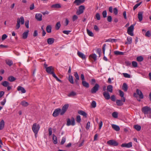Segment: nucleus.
Here are the masks:
<instances>
[{
  "instance_id": "obj_16",
  "label": "nucleus",
  "mask_w": 151,
  "mask_h": 151,
  "mask_svg": "<svg viewBox=\"0 0 151 151\" xmlns=\"http://www.w3.org/2000/svg\"><path fill=\"white\" fill-rule=\"evenodd\" d=\"M17 90L19 91H21L22 93H25L26 92V91L24 88L20 86L17 87Z\"/></svg>"
},
{
  "instance_id": "obj_30",
  "label": "nucleus",
  "mask_w": 151,
  "mask_h": 151,
  "mask_svg": "<svg viewBox=\"0 0 151 151\" xmlns=\"http://www.w3.org/2000/svg\"><path fill=\"white\" fill-rule=\"evenodd\" d=\"M108 92L112 93L113 92V87L111 85H109L107 86V89Z\"/></svg>"
},
{
  "instance_id": "obj_4",
  "label": "nucleus",
  "mask_w": 151,
  "mask_h": 151,
  "mask_svg": "<svg viewBox=\"0 0 151 151\" xmlns=\"http://www.w3.org/2000/svg\"><path fill=\"white\" fill-rule=\"evenodd\" d=\"M40 126L36 123L34 124L32 127V129L34 133H38L40 129Z\"/></svg>"
},
{
  "instance_id": "obj_56",
  "label": "nucleus",
  "mask_w": 151,
  "mask_h": 151,
  "mask_svg": "<svg viewBox=\"0 0 151 151\" xmlns=\"http://www.w3.org/2000/svg\"><path fill=\"white\" fill-rule=\"evenodd\" d=\"M124 76L125 78H130V75L129 74L127 73H123Z\"/></svg>"
},
{
  "instance_id": "obj_26",
  "label": "nucleus",
  "mask_w": 151,
  "mask_h": 151,
  "mask_svg": "<svg viewBox=\"0 0 151 151\" xmlns=\"http://www.w3.org/2000/svg\"><path fill=\"white\" fill-rule=\"evenodd\" d=\"M82 84L84 87L86 88H88L89 87L88 83L85 81H82Z\"/></svg>"
},
{
  "instance_id": "obj_51",
  "label": "nucleus",
  "mask_w": 151,
  "mask_h": 151,
  "mask_svg": "<svg viewBox=\"0 0 151 151\" xmlns=\"http://www.w3.org/2000/svg\"><path fill=\"white\" fill-rule=\"evenodd\" d=\"M142 3V2H141L139 3L136 4H135L133 7V9L134 10H135L136 9H137V7L139 6Z\"/></svg>"
},
{
  "instance_id": "obj_24",
  "label": "nucleus",
  "mask_w": 151,
  "mask_h": 151,
  "mask_svg": "<svg viewBox=\"0 0 151 151\" xmlns=\"http://www.w3.org/2000/svg\"><path fill=\"white\" fill-rule=\"evenodd\" d=\"M127 41L125 43V44H130L132 43V38L131 37H127Z\"/></svg>"
},
{
  "instance_id": "obj_53",
  "label": "nucleus",
  "mask_w": 151,
  "mask_h": 151,
  "mask_svg": "<svg viewBox=\"0 0 151 151\" xmlns=\"http://www.w3.org/2000/svg\"><path fill=\"white\" fill-rule=\"evenodd\" d=\"M95 17L97 20H100V16L99 13H97Z\"/></svg>"
},
{
  "instance_id": "obj_13",
  "label": "nucleus",
  "mask_w": 151,
  "mask_h": 151,
  "mask_svg": "<svg viewBox=\"0 0 151 151\" xmlns=\"http://www.w3.org/2000/svg\"><path fill=\"white\" fill-rule=\"evenodd\" d=\"M74 76L76 78V79H75V82L77 85H79L78 80H79V78L77 72L74 73Z\"/></svg>"
},
{
  "instance_id": "obj_64",
  "label": "nucleus",
  "mask_w": 151,
  "mask_h": 151,
  "mask_svg": "<svg viewBox=\"0 0 151 151\" xmlns=\"http://www.w3.org/2000/svg\"><path fill=\"white\" fill-rule=\"evenodd\" d=\"M110 98L111 101H115V97L114 95H112Z\"/></svg>"
},
{
  "instance_id": "obj_7",
  "label": "nucleus",
  "mask_w": 151,
  "mask_h": 151,
  "mask_svg": "<svg viewBox=\"0 0 151 151\" xmlns=\"http://www.w3.org/2000/svg\"><path fill=\"white\" fill-rule=\"evenodd\" d=\"M134 24H132L127 29V32L128 34L131 36H133V31L134 29Z\"/></svg>"
},
{
  "instance_id": "obj_61",
  "label": "nucleus",
  "mask_w": 151,
  "mask_h": 151,
  "mask_svg": "<svg viewBox=\"0 0 151 151\" xmlns=\"http://www.w3.org/2000/svg\"><path fill=\"white\" fill-rule=\"evenodd\" d=\"M7 36L6 34H4L2 35L1 37V40L2 41L4 40L7 37Z\"/></svg>"
},
{
  "instance_id": "obj_38",
  "label": "nucleus",
  "mask_w": 151,
  "mask_h": 151,
  "mask_svg": "<svg viewBox=\"0 0 151 151\" xmlns=\"http://www.w3.org/2000/svg\"><path fill=\"white\" fill-rule=\"evenodd\" d=\"M52 139L54 144H56L58 142L57 137L54 134L53 135Z\"/></svg>"
},
{
  "instance_id": "obj_32",
  "label": "nucleus",
  "mask_w": 151,
  "mask_h": 151,
  "mask_svg": "<svg viewBox=\"0 0 151 151\" xmlns=\"http://www.w3.org/2000/svg\"><path fill=\"white\" fill-rule=\"evenodd\" d=\"M68 81L71 84L74 83L73 77L71 75H69Z\"/></svg>"
},
{
  "instance_id": "obj_49",
  "label": "nucleus",
  "mask_w": 151,
  "mask_h": 151,
  "mask_svg": "<svg viewBox=\"0 0 151 151\" xmlns=\"http://www.w3.org/2000/svg\"><path fill=\"white\" fill-rule=\"evenodd\" d=\"M96 101H92L91 103V106L93 108H95L96 107Z\"/></svg>"
},
{
  "instance_id": "obj_33",
  "label": "nucleus",
  "mask_w": 151,
  "mask_h": 151,
  "mask_svg": "<svg viewBox=\"0 0 151 151\" xmlns=\"http://www.w3.org/2000/svg\"><path fill=\"white\" fill-rule=\"evenodd\" d=\"M77 93L76 92L73 91H71L70 93L68 94V96L69 97L74 96L76 95Z\"/></svg>"
},
{
  "instance_id": "obj_62",
  "label": "nucleus",
  "mask_w": 151,
  "mask_h": 151,
  "mask_svg": "<svg viewBox=\"0 0 151 151\" xmlns=\"http://www.w3.org/2000/svg\"><path fill=\"white\" fill-rule=\"evenodd\" d=\"M107 20L109 22H111L112 21V17L111 16H108L107 18Z\"/></svg>"
},
{
  "instance_id": "obj_46",
  "label": "nucleus",
  "mask_w": 151,
  "mask_h": 151,
  "mask_svg": "<svg viewBox=\"0 0 151 151\" xmlns=\"http://www.w3.org/2000/svg\"><path fill=\"white\" fill-rule=\"evenodd\" d=\"M143 60V58L142 56L137 57V60L138 62H140L142 61Z\"/></svg>"
},
{
  "instance_id": "obj_50",
  "label": "nucleus",
  "mask_w": 151,
  "mask_h": 151,
  "mask_svg": "<svg viewBox=\"0 0 151 151\" xmlns=\"http://www.w3.org/2000/svg\"><path fill=\"white\" fill-rule=\"evenodd\" d=\"M132 66L134 68H136L137 67V63L136 61H132Z\"/></svg>"
},
{
  "instance_id": "obj_34",
  "label": "nucleus",
  "mask_w": 151,
  "mask_h": 151,
  "mask_svg": "<svg viewBox=\"0 0 151 151\" xmlns=\"http://www.w3.org/2000/svg\"><path fill=\"white\" fill-rule=\"evenodd\" d=\"M4 122L3 120H2L0 122V130H2L4 127Z\"/></svg>"
},
{
  "instance_id": "obj_37",
  "label": "nucleus",
  "mask_w": 151,
  "mask_h": 151,
  "mask_svg": "<svg viewBox=\"0 0 151 151\" xmlns=\"http://www.w3.org/2000/svg\"><path fill=\"white\" fill-rule=\"evenodd\" d=\"M6 63L9 65L11 66L13 64V62L12 60H6L5 61Z\"/></svg>"
},
{
  "instance_id": "obj_25",
  "label": "nucleus",
  "mask_w": 151,
  "mask_h": 151,
  "mask_svg": "<svg viewBox=\"0 0 151 151\" xmlns=\"http://www.w3.org/2000/svg\"><path fill=\"white\" fill-rule=\"evenodd\" d=\"M112 127L114 130L117 131H119L120 129L119 126L115 124H112Z\"/></svg>"
},
{
  "instance_id": "obj_60",
  "label": "nucleus",
  "mask_w": 151,
  "mask_h": 151,
  "mask_svg": "<svg viewBox=\"0 0 151 151\" xmlns=\"http://www.w3.org/2000/svg\"><path fill=\"white\" fill-rule=\"evenodd\" d=\"M29 21L27 20L25 21V24L26 27L27 28H29Z\"/></svg>"
},
{
  "instance_id": "obj_11",
  "label": "nucleus",
  "mask_w": 151,
  "mask_h": 151,
  "mask_svg": "<svg viewBox=\"0 0 151 151\" xmlns=\"http://www.w3.org/2000/svg\"><path fill=\"white\" fill-rule=\"evenodd\" d=\"M85 9V7L83 5H81L79 7L78 10L76 12L77 14L78 15H80L82 14L84 12V10Z\"/></svg>"
},
{
  "instance_id": "obj_52",
  "label": "nucleus",
  "mask_w": 151,
  "mask_h": 151,
  "mask_svg": "<svg viewBox=\"0 0 151 151\" xmlns=\"http://www.w3.org/2000/svg\"><path fill=\"white\" fill-rule=\"evenodd\" d=\"M76 121L78 123H80L81 121V119L80 115H78L77 116Z\"/></svg>"
},
{
  "instance_id": "obj_1",
  "label": "nucleus",
  "mask_w": 151,
  "mask_h": 151,
  "mask_svg": "<svg viewBox=\"0 0 151 151\" xmlns=\"http://www.w3.org/2000/svg\"><path fill=\"white\" fill-rule=\"evenodd\" d=\"M69 107L68 104H65L62 107V109L58 108L55 110L52 115L54 117H56L60 114L61 115H63Z\"/></svg>"
},
{
  "instance_id": "obj_10",
  "label": "nucleus",
  "mask_w": 151,
  "mask_h": 151,
  "mask_svg": "<svg viewBox=\"0 0 151 151\" xmlns=\"http://www.w3.org/2000/svg\"><path fill=\"white\" fill-rule=\"evenodd\" d=\"M99 88V86L98 84H95L94 86L91 89V93H96L98 91Z\"/></svg>"
},
{
  "instance_id": "obj_41",
  "label": "nucleus",
  "mask_w": 151,
  "mask_h": 151,
  "mask_svg": "<svg viewBox=\"0 0 151 151\" xmlns=\"http://www.w3.org/2000/svg\"><path fill=\"white\" fill-rule=\"evenodd\" d=\"M16 80V78L13 76H9L8 78V80L11 82H13L14 81Z\"/></svg>"
},
{
  "instance_id": "obj_28",
  "label": "nucleus",
  "mask_w": 151,
  "mask_h": 151,
  "mask_svg": "<svg viewBox=\"0 0 151 151\" xmlns=\"http://www.w3.org/2000/svg\"><path fill=\"white\" fill-rule=\"evenodd\" d=\"M1 84L4 86L5 87H7L8 86H10V83L7 81H4L2 82L1 83Z\"/></svg>"
},
{
  "instance_id": "obj_47",
  "label": "nucleus",
  "mask_w": 151,
  "mask_h": 151,
  "mask_svg": "<svg viewBox=\"0 0 151 151\" xmlns=\"http://www.w3.org/2000/svg\"><path fill=\"white\" fill-rule=\"evenodd\" d=\"M52 75V76L54 78H55L57 81H58L59 82H62V81L58 78V77L56 76V75L55 73H54Z\"/></svg>"
},
{
  "instance_id": "obj_42",
  "label": "nucleus",
  "mask_w": 151,
  "mask_h": 151,
  "mask_svg": "<svg viewBox=\"0 0 151 151\" xmlns=\"http://www.w3.org/2000/svg\"><path fill=\"white\" fill-rule=\"evenodd\" d=\"M114 54L116 55H122L124 54V53L123 52H119L118 51H114Z\"/></svg>"
},
{
  "instance_id": "obj_6",
  "label": "nucleus",
  "mask_w": 151,
  "mask_h": 151,
  "mask_svg": "<svg viewBox=\"0 0 151 151\" xmlns=\"http://www.w3.org/2000/svg\"><path fill=\"white\" fill-rule=\"evenodd\" d=\"M142 111L145 114H147L151 111V109L147 106L143 107L142 109Z\"/></svg>"
},
{
  "instance_id": "obj_20",
  "label": "nucleus",
  "mask_w": 151,
  "mask_h": 151,
  "mask_svg": "<svg viewBox=\"0 0 151 151\" xmlns=\"http://www.w3.org/2000/svg\"><path fill=\"white\" fill-rule=\"evenodd\" d=\"M123 102V99L121 100L117 99L116 101V104L118 106H122L124 104Z\"/></svg>"
},
{
  "instance_id": "obj_43",
  "label": "nucleus",
  "mask_w": 151,
  "mask_h": 151,
  "mask_svg": "<svg viewBox=\"0 0 151 151\" xmlns=\"http://www.w3.org/2000/svg\"><path fill=\"white\" fill-rule=\"evenodd\" d=\"M117 41L116 39H107L106 40V42H115Z\"/></svg>"
},
{
  "instance_id": "obj_35",
  "label": "nucleus",
  "mask_w": 151,
  "mask_h": 151,
  "mask_svg": "<svg viewBox=\"0 0 151 151\" xmlns=\"http://www.w3.org/2000/svg\"><path fill=\"white\" fill-rule=\"evenodd\" d=\"M51 7L52 8L58 9L61 8V6L60 4H57L52 5Z\"/></svg>"
},
{
  "instance_id": "obj_17",
  "label": "nucleus",
  "mask_w": 151,
  "mask_h": 151,
  "mask_svg": "<svg viewBox=\"0 0 151 151\" xmlns=\"http://www.w3.org/2000/svg\"><path fill=\"white\" fill-rule=\"evenodd\" d=\"M143 14L142 12H139L138 14V18L140 22L142 20Z\"/></svg>"
},
{
  "instance_id": "obj_48",
  "label": "nucleus",
  "mask_w": 151,
  "mask_h": 151,
  "mask_svg": "<svg viewBox=\"0 0 151 151\" xmlns=\"http://www.w3.org/2000/svg\"><path fill=\"white\" fill-rule=\"evenodd\" d=\"M112 116L114 118H117L118 117V113L116 112H114L112 113Z\"/></svg>"
},
{
  "instance_id": "obj_3",
  "label": "nucleus",
  "mask_w": 151,
  "mask_h": 151,
  "mask_svg": "<svg viewBox=\"0 0 151 151\" xmlns=\"http://www.w3.org/2000/svg\"><path fill=\"white\" fill-rule=\"evenodd\" d=\"M136 93H134V96L136 98H138L139 95L140 99H143L144 98L143 95L141 91L139 89H137L136 91Z\"/></svg>"
},
{
  "instance_id": "obj_45",
  "label": "nucleus",
  "mask_w": 151,
  "mask_h": 151,
  "mask_svg": "<svg viewBox=\"0 0 151 151\" xmlns=\"http://www.w3.org/2000/svg\"><path fill=\"white\" fill-rule=\"evenodd\" d=\"M87 32L88 34L90 36L93 37L94 35L93 32L88 29H87Z\"/></svg>"
},
{
  "instance_id": "obj_9",
  "label": "nucleus",
  "mask_w": 151,
  "mask_h": 151,
  "mask_svg": "<svg viewBox=\"0 0 151 151\" xmlns=\"http://www.w3.org/2000/svg\"><path fill=\"white\" fill-rule=\"evenodd\" d=\"M45 70L47 73L52 75L55 73L54 72V68L52 66L48 67L46 68Z\"/></svg>"
},
{
  "instance_id": "obj_18",
  "label": "nucleus",
  "mask_w": 151,
  "mask_h": 151,
  "mask_svg": "<svg viewBox=\"0 0 151 151\" xmlns=\"http://www.w3.org/2000/svg\"><path fill=\"white\" fill-rule=\"evenodd\" d=\"M85 0H75L74 3L76 4V5L78 6L81 3L84 2Z\"/></svg>"
},
{
  "instance_id": "obj_19",
  "label": "nucleus",
  "mask_w": 151,
  "mask_h": 151,
  "mask_svg": "<svg viewBox=\"0 0 151 151\" xmlns=\"http://www.w3.org/2000/svg\"><path fill=\"white\" fill-rule=\"evenodd\" d=\"M55 39L52 38H49L47 39V43L49 45H51L53 44L54 42Z\"/></svg>"
},
{
  "instance_id": "obj_21",
  "label": "nucleus",
  "mask_w": 151,
  "mask_h": 151,
  "mask_svg": "<svg viewBox=\"0 0 151 151\" xmlns=\"http://www.w3.org/2000/svg\"><path fill=\"white\" fill-rule=\"evenodd\" d=\"M77 54L79 57L81 58L82 59H85L86 56L82 53L79 51H78L77 52Z\"/></svg>"
},
{
  "instance_id": "obj_8",
  "label": "nucleus",
  "mask_w": 151,
  "mask_h": 151,
  "mask_svg": "<svg viewBox=\"0 0 151 151\" xmlns=\"http://www.w3.org/2000/svg\"><path fill=\"white\" fill-rule=\"evenodd\" d=\"M107 144L110 146H117L119 145V143L114 139H111L108 141Z\"/></svg>"
},
{
  "instance_id": "obj_15",
  "label": "nucleus",
  "mask_w": 151,
  "mask_h": 151,
  "mask_svg": "<svg viewBox=\"0 0 151 151\" xmlns=\"http://www.w3.org/2000/svg\"><path fill=\"white\" fill-rule=\"evenodd\" d=\"M42 15L41 14H36L35 16V18L37 21H40L42 20Z\"/></svg>"
},
{
  "instance_id": "obj_23",
  "label": "nucleus",
  "mask_w": 151,
  "mask_h": 151,
  "mask_svg": "<svg viewBox=\"0 0 151 151\" xmlns=\"http://www.w3.org/2000/svg\"><path fill=\"white\" fill-rule=\"evenodd\" d=\"M122 89L125 92H126L128 90V86L126 83H123L122 86Z\"/></svg>"
},
{
  "instance_id": "obj_2",
  "label": "nucleus",
  "mask_w": 151,
  "mask_h": 151,
  "mask_svg": "<svg viewBox=\"0 0 151 151\" xmlns=\"http://www.w3.org/2000/svg\"><path fill=\"white\" fill-rule=\"evenodd\" d=\"M24 23V17L21 16L20 18H18L17 19V24L16 26V29H18L20 27V23L21 24H23Z\"/></svg>"
},
{
  "instance_id": "obj_14",
  "label": "nucleus",
  "mask_w": 151,
  "mask_h": 151,
  "mask_svg": "<svg viewBox=\"0 0 151 151\" xmlns=\"http://www.w3.org/2000/svg\"><path fill=\"white\" fill-rule=\"evenodd\" d=\"M103 94L106 99L109 100L110 99V96L109 92L105 91L103 93Z\"/></svg>"
},
{
  "instance_id": "obj_59",
  "label": "nucleus",
  "mask_w": 151,
  "mask_h": 151,
  "mask_svg": "<svg viewBox=\"0 0 151 151\" xmlns=\"http://www.w3.org/2000/svg\"><path fill=\"white\" fill-rule=\"evenodd\" d=\"M113 12L115 15H117L118 14V10L116 8H114L113 10Z\"/></svg>"
},
{
  "instance_id": "obj_22",
  "label": "nucleus",
  "mask_w": 151,
  "mask_h": 151,
  "mask_svg": "<svg viewBox=\"0 0 151 151\" xmlns=\"http://www.w3.org/2000/svg\"><path fill=\"white\" fill-rule=\"evenodd\" d=\"M119 93L120 96L122 98L123 101L124 102H125V98L124 96V93L122 91L119 90Z\"/></svg>"
},
{
  "instance_id": "obj_29",
  "label": "nucleus",
  "mask_w": 151,
  "mask_h": 151,
  "mask_svg": "<svg viewBox=\"0 0 151 151\" xmlns=\"http://www.w3.org/2000/svg\"><path fill=\"white\" fill-rule=\"evenodd\" d=\"M29 31L24 32L22 34V38L24 39H26L27 38L28 35Z\"/></svg>"
},
{
  "instance_id": "obj_36",
  "label": "nucleus",
  "mask_w": 151,
  "mask_h": 151,
  "mask_svg": "<svg viewBox=\"0 0 151 151\" xmlns=\"http://www.w3.org/2000/svg\"><path fill=\"white\" fill-rule=\"evenodd\" d=\"M134 127L137 131H140L141 128V126L138 125H134Z\"/></svg>"
},
{
  "instance_id": "obj_57",
  "label": "nucleus",
  "mask_w": 151,
  "mask_h": 151,
  "mask_svg": "<svg viewBox=\"0 0 151 151\" xmlns=\"http://www.w3.org/2000/svg\"><path fill=\"white\" fill-rule=\"evenodd\" d=\"M90 126V122H88L86 124V128L87 130L89 129Z\"/></svg>"
},
{
  "instance_id": "obj_12",
  "label": "nucleus",
  "mask_w": 151,
  "mask_h": 151,
  "mask_svg": "<svg viewBox=\"0 0 151 151\" xmlns=\"http://www.w3.org/2000/svg\"><path fill=\"white\" fill-rule=\"evenodd\" d=\"M121 146L122 147L130 148L132 147V143L130 142L128 143H123L122 144Z\"/></svg>"
},
{
  "instance_id": "obj_55",
  "label": "nucleus",
  "mask_w": 151,
  "mask_h": 151,
  "mask_svg": "<svg viewBox=\"0 0 151 151\" xmlns=\"http://www.w3.org/2000/svg\"><path fill=\"white\" fill-rule=\"evenodd\" d=\"M102 15L104 18H105L106 17L107 12L106 10H104L103 12Z\"/></svg>"
},
{
  "instance_id": "obj_27",
  "label": "nucleus",
  "mask_w": 151,
  "mask_h": 151,
  "mask_svg": "<svg viewBox=\"0 0 151 151\" xmlns=\"http://www.w3.org/2000/svg\"><path fill=\"white\" fill-rule=\"evenodd\" d=\"M78 112L79 114L83 116L85 118L87 117V114L85 111L82 110H80Z\"/></svg>"
},
{
  "instance_id": "obj_63",
  "label": "nucleus",
  "mask_w": 151,
  "mask_h": 151,
  "mask_svg": "<svg viewBox=\"0 0 151 151\" xmlns=\"http://www.w3.org/2000/svg\"><path fill=\"white\" fill-rule=\"evenodd\" d=\"M65 138L64 137H63L61 142V144L62 145H63L65 142Z\"/></svg>"
},
{
  "instance_id": "obj_58",
  "label": "nucleus",
  "mask_w": 151,
  "mask_h": 151,
  "mask_svg": "<svg viewBox=\"0 0 151 151\" xmlns=\"http://www.w3.org/2000/svg\"><path fill=\"white\" fill-rule=\"evenodd\" d=\"M78 17L76 15H74L72 17V20L73 21H74L78 19Z\"/></svg>"
},
{
  "instance_id": "obj_5",
  "label": "nucleus",
  "mask_w": 151,
  "mask_h": 151,
  "mask_svg": "<svg viewBox=\"0 0 151 151\" xmlns=\"http://www.w3.org/2000/svg\"><path fill=\"white\" fill-rule=\"evenodd\" d=\"M75 124V120L74 117H71V119L69 118L67 119L66 125L67 126H74Z\"/></svg>"
},
{
  "instance_id": "obj_44",
  "label": "nucleus",
  "mask_w": 151,
  "mask_h": 151,
  "mask_svg": "<svg viewBox=\"0 0 151 151\" xmlns=\"http://www.w3.org/2000/svg\"><path fill=\"white\" fill-rule=\"evenodd\" d=\"M61 25L60 24V22H58L57 24H56L55 25V29L56 30H58L60 27Z\"/></svg>"
},
{
  "instance_id": "obj_40",
  "label": "nucleus",
  "mask_w": 151,
  "mask_h": 151,
  "mask_svg": "<svg viewBox=\"0 0 151 151\" xmlns=\"http://www.w3.org/2000/svg\"><path fill=\"white\" fill-rule=\"evenodd\" d=\"M97 56L95 54H93L89 56V58H92L94 60V61H96V60Z\"/></svg>"
},
{
  "instance_id": "obj_31",
  "label": "nucleus",
  "mask_w": 151,
  "mask_h": 151,
  "mask_svg": "<svg viewBox=\"0 0 151 151\" xmlns=\"http://www.w3.org/2000/svg\"><path fill=\"white\" fill-rule=\"evenodd\" d=\"M52 27L50 25H47L46 28V30L47 32L50 33L51 32Z\"/></svg>"
},
{
  "instance_id": "obj_54",
  "label": "nucleus",
  "mask_w": 151,
  "mask_h": 151,
  "mask_svg": "<svg viewBox=\"0 0 151 151\" xmlns=\"http://www.w3.org/2000/svg\"><path fill=\"white\" fill-rule=\"evenodd\" d=\"M145 36L150 37L151 36V33L149 31H148L145 34Z\"/></svg>"
},
{
  "instance_id": "obj_39",
  "label": "nucleus",
  "mask_w": 151,
  "mask_h": 151,
  "mask_svg": "<svg viewBox=\"0 0 151 151\" xmlns=\"http://www.w3.org/2000/svg\"><path fill=\"white\" fill-rule=\"evenodd\" d=\"M21 104L24 107H26L29 104L27 102L25 101H23L21 102Z\"/></svg>"
}]
</instances>
